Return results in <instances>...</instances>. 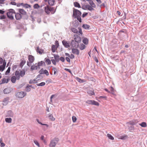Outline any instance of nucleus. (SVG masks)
Here are the masks:
<instances>
[{
  "label": "nucleus",
  "mask_w": 147,
  "mask_h": 147,
  "mask_svg": "<svg viewBox=\"0 0 147 147\" xmlns=\"http://www.w3.org/2000/svg\"><path fill=\"white\" fill-rule=\"evenodd\" d=\"M25 71H21L20 72V76L21 77L23 76L25 74Z\"/></svg>",
  "instance_id": "42"
},
{
  "label": "nucleus",
  "mask_w": 147,
  "mask_h": 147,
  "mask_svg": "<svg viewBox=\"0 0 147 147\" xmlns=\"http://www.w3.org/2000/svg\"><path fill=\"white\" fill-rule=\"evenodd\" d=\"M37 64V63H36L35 65H34L31 66L30 68V69L31 71H32L34 70H37L38 69V66L37 65H36Z\"/></svg>",
  "instance_id": "15"
},
{
  "label": "nucleus",
  "mask_w": 147,
  "mask_h": 147,
  "mask_svg": "<svg viewBox=\"0 0 147 147\" xmlns=\"http://www.w3.org/2000/svg\"><path fill=\"white\" fill-rule=\"evenodd\" d=\"M52 51L54 53L55 51V45H52Z\"/></svg>",
  "instance_id": "46"
},
{
  "label": "nucleus",
  "mask_w": 147,
  "mask_h": 147,
  "mask_svg": "<svg viewBox=\"0 0 147 147\" xmlns=\"http://www.w3.org/2000/svg\"><path fill=\"white\" fill-rule=\"evenodd\" d=\"M139 125L144 127H146L147 126L146 123L144 122H142L141 123L139 124Z\"/></svg>",
  "instance_id": "33"
},
{
  "label": "nucleus",
  "mask_w": 147,
  "mask_h": 147,
  "mask_svg": "<svg viewBox=\"0 0 147 147\" xmlns=\"http://www.w3.org/2000/svg\"><path fill=\"white\" fill-rule=\"evenodd\" d=\"M10 4H11L12 5H17L16 3L14 1H11L10 3Z\"/></svg>",
  "instance_id": "62"
},
{
  "label": "nucleus",
  "mask_w": 147,
  "mask_h": 147,
  "mask_svg": "<svg viewBox=\"0 0 147 147\" xmlns=\"http://www.w3.org/2000/svg\"><path fill=\"white\" fill-rule=\"evenodd\" d=\"M43 64H45V63L43 61H41L38 63L37 65L38 66L39 69H40V67L42 66Z\"/></svg>",
  "instance_id": "28"
},
{
  "label": "nucleus",
  "mask_w": 147,
  "mask_h": 147,
  "mask_svg": "<svg viewBox=\"0 0 147 147\" xmlns=\"http://www.w3.org/2000/svg\"><path fill=\"white\" fill-rule=\"evenodd\" d=\"M55 45L56 47V48H57L59 46V43L58 42V41L57 40H56L55 42Z\"/></svg>",
  "instance_id": "57"
},
{
  "label": "nucleus",
  "mask_w": 147,
  "mask_h": 147,
  "mask_svg": "<svg viewBox=\"0 0 147 147\" xmlns=\"http://www.w3.org/2000/svg\"><path fill=\"white\" fill-rule=\"evenodd\" d=\"M74 40H71V45L72 47L77 48L78 47L79 44L81 41V38L77 34H74Z\"/></svg>",
  "instance_id": "1"
},
{
  "label": "nucleus",
  "mask_w": 147,
  "mask_h": 147,
  "mask_svg": "<svg viewBox=\"0 0 147 147\" xmlns=\"http://www.w3.org/2000/svg\"><path fill=\"white\" fill-rule=\"evenodd\" d=\"M82 27L85 29H88L90 28V26L87 24H83L82 25Z\"/></svg>",
  "instance_id": "37"
},
{
  "label": "nucleus",
  "mask_w": 147,
  "mask_h": 147,
  "mask_svg": "<svg viewBox=\"0 0 147 147\" xmlns=\"http://www.w3.org/2000/svg\"><path fill=\"white\" fill-rule=\"evenodd\" d=\"M31 90L30 88L29 87H28L27 86L26 87V90L27 92H29Z\"/></svg>",
  "instance_id": "61"
},
{
  "label": "nucleus",
  "mask_w": 147,
  "mask_h": 147,
  "mask_svg": "<svg viewBox=\"0 0 147 147\" xmlns=\"http://www.w3.org/2000/svg\"><path fill=\"white\" fill-rule=\"evenodd\" d=\"M81 15L82 13L80 11L75 8L73 9V16L74 18H77V20H78L80 22H82L81 18Z\"/></svg>",
  "instance_id": "2"
},
{
  "label": "nucleus",
  "mask_w": 147,
  "mask_h": 147,
  "mask_svg": "<svg viewBox=\"0 0 147 147\" xmlns=\"http://www.w3.org/2000/svg\"><path fill=\"white\" fill-rule=\"evenodd\" d=\"M82 42L85 45H87L88 43V40L87 38L86 37H84L83 38L82 40Z\"/></svg>",
  "instance_id": "24"
},
{
  "label": "nucleus",
  "mask_w": 147,
  "mask_h": 147,
  "mask_svg": "<svg viewBox=\"0 0 147 147\" xmlns=\"http://www.w3.org/2000/svg\"><path fill=\"white\" fill-rule=\"evenodd\" d=\"M87 92L90 96L94 95L95 94L94 90H88Z\"/></svg>",
  "instance_id": "23"
},
{
  "label": "nucleus",
  "mask_w": 147,
  "mask_h": 147,
  "mask_svg": "<svg viewBox=\"0 0 147 147\" xmlns=\"http://www.w3.org/2000/svg\"><path fill=\"white\" fill-rule=\"evenodd\" d=\"M86 103L89 105H92L96 106H99V105L98 102L93 100H87L86 101Z\"/></svg>",
  "instance_id": "7"
},
{
  "label": "nucleus",
  "mask_w": 147,
  "mask_h": 147,
  "mask_svg": "<svg viewBox=\"0 0 147 147\" xmlns=\"http://www.w3.org/2000/svg\"><path fill=\"white\" fill-rule=\"evenodd\" d=\"M26 95V93L24 92L21 91L18 92L15 94V95L17 97L22 98L24 97Z\"/></svg>",
  "instance_id": "4"
},
{
  "label": "nucleus",
  "mask_w": 147,
  "mask_h": 147,
  "mask_svg": "<svg viewBox=\"0 0 147 147\" xmlns=\"http://www.w3.org/2000/svg\"><path fill=\"white\" fill-rule=\"evenodd\" d=\"M58 141V139L56 138L52 140L50 142L49 144L50 147H55Z\"/></svg>",
  "instance_id": "6"
},
{
  "label": "nucleus",
  "mask_w": 147,
  "mask_h": 147,
  "mask_svg": "<svg viewBox=\"0 0 147 147\" xmlns=\"http://www.w3.org/2000/svg\"><path fill=\"white\" fill-rule=\"evenodd\" d=\"M28 60L30 63H33L34 60V57L32 55H29L28 56Z\"/></svg>",
  "instance_id": "16"
},
{
  "label": "nucleus",
  "mask_w": 147,
  "mask_h": 147,
  "mask_svg": "<svg viewBox=\"0 0 147 147\" xmlns=\"http://www.w3.org/2000/svg\"><path fill=\"white\" fill-rule=\"evenodd\" d=\"M107 136L109 139L111 140H113L114 139L113 137L111 134H107Z\"/></svg>",
  "instance_id": "41"
},
{
  "label": "nucleus",
  "mask_w": 147,
  "mask_h": 147,
  "mask_svg": "<svg viewBox=\"0 0 147 147\" xmlns=\"http://www.w3.org/2000/svg\"><path fill=\"white\" fill-rule=\"evenodd\" d=\"M15 75L16 76H20V74L19 72V71H16L15 73Z\"/></svg>",
  "instance_id": "53"
},
{
  "label": "nucleus",
  "mask_w": 147,
  "mask_h": 147,
  "mask_svg": "<svg viewBox=\"0 0 147 147\" xmlns=\"http://www.w3.org/2000/svg\"><path fill=\"white\" fill-rule=\"evenodd\" d=\"M138 122V121L137 120H133L130 121L127 123L131 125H136Z\"/></svg>",
  "instance_id": "10"
},
{
  "label": "nucleus",
  "mask_w": 147,
  "mask_h": 147,
  "mask_svg": "<svg viewBox=\"0 0 147 147\" xmlns=\"http://www.w3.org/2000/svg\"><path fill=\"white\" fill-rule=\"evenodd\" d=\"M9 97H7L5 98L3 100V104L4 105H7V104L8 102H9Z\"/></svg>",
  "instance_id": "21"
},
{
  "label": "nucleus",
  "mask_w": 147,
  "mask_h": 147,
  "mask_svg": "<svg viewBox=\"0 0 147 147\" xmlns=\"http://www.w3.org/2000/svg\"><path fill=\"white\" fill-rule=\"evenodd\" d=\"M73 26L75 27H77L79 25V23L77 20H75L73 22Z\"/></svg>",
  "instance_id": "27"
},
{
  "label": "nucleus",
  "mask_w": 147,
  "mask_h": 147,
  "mask_svg": "<svg viewBox=\"0 0 147 147\" xmlns=\"http://www.w3.org/2000/svg\"><path fill=\"white\" fill-rule=\"evenodd\" d=\"M54 57L55 60L57 62H58L59 61V56L58 55L54 54Z\"/></svg>",
  "instance_id": "19"
},
{
  "label": "nucleus",
  "mask_w": 147,
  "mask_h": 147,
  "mask_svg": "<svg viewBox=\"0 0 147 147\" xmlns=\"http://www.w3.org/2000/svg\"><path fill=\"white\" fill-rule=\"evenodd\" d=\"M55 1V0H48L47 1L49 5L52 6L54 4Z\"/></svg>",
  "instance_id": "20"
},
{
  "label": "nucleus",
  "mask_w": 147,
  "mask_h": 147,
  "mask_svg": "<svg viewBox=\"0 0 147 147\" xmlns=\"http://www.w3.org/2000/svg\"><path fill=\"white\" fill-rule=\"evenodd\" d=\"M53 70L54 71V74L55 75L57 74V71H58L57 69L55 67H53Z\"/></svg>",
  "instance_id": "48"
},
{
  "label": "nucleus",
  "mask_w": 147,
  "mask_h": 147,
  "mask_svg": "<svg viewBox=\"0 0 147 147\" xmlns=\"http://www.w3.org/2000/svg\"><path fill=\"white\" fill-rule=\"evenodd\" d=\"M62 43L63 45L66 48H68L70 47V45L65 40H63L62 41Z\"/></svg>",
  "instance_id": "11"
},
{
  "label": "nucleus",
  "mask_w": 147,
  "mask_h": 147,
  "mask_svg": "<svg viewBox=\"0 0 147 147\" xmlns=\"http://www.w3.org/2000/svg\"><path fill=\"white\" fill-rule=\"evenodd\" d=\"M34 9H38L40 7V6L38 4H35L33 6Z\"/></svg>",
  "instance_id": "49"
},
{
  "label": "nucleus",
  "mask_w": 147,
  "mask_h": 147,
  "mask_svg": "<svg viewBox=\"0 0 147 147\" xmlns=\"http://www.w3.org/2000/svg\"><path fill=\"white\" fill-rule=\"evenodd\" d=\"M74 5L75 7H78V8H80L81 6L79 3L77 2H76L74 3Z\"/></svg>",
  "instance_id": "31"
},
{
  "label": "nucleus",
  "mask_w": 147,
  "mask_h": 147,
  "mask_svg": "<svg viewBox=\"0 0 147 147\" xmlns=\"http://www.w3.org/2000/svg\"><path fill=\"white\" fill-rule=\"evenodd\" d=\"M49 11L50 12H51L52 14H53L55 12L56 9H55L54 7H51L49 6Z\"/></svg>",
  "instance_id": "17"
},
{
  "label": "nucleus",
  "mask_w": 147,
  "mask_h": 147,
  "mask_svg": "<svg viewBox=\"0 0 147 147\" xmlns=\"http://www.w3.org/2000/svg\"><path fill=\"white\" fill-rule=\"evenodd\" d=\"M89 3L92 7L93 8H95L96 7V5L95 3L93 2L92 1L90 0L89 1Z\"/></svg>",
  "instance_id": "25"
},
{
  "label": "nucleus",
  "mask_w": 147,
  "mask_h": 147,
  "mask_svg": "<svg viewBox=\"0 0 147 147\" xmlns=\"http://www.w3.org/2000/svg\"><path fill=\"white\" fill-rule=\"evenodd\" d=\"M85 47L86 46L85 45L82 43L80 44L79 48L81 50H83L85 48Z\"/></svg>",
  "instance_id": "36"
},
{
  "label": "nucleus",
  "mask_w": 147,
  "mask_h": 147,
  "mask_svg": "<svg viewBox=\"0 0 147 147\" xmlns=\"http://www.w3.org/2000/svg\"><path fill=\"white\" fill-rule=\"evenodd\" d=\"M42 50L40 49L39 48V47H38L36 49V52L40 54H42Z\"/></svg>",
  "instance_id": "45"
},
{
  "label": "nucleus",
  "mask_w": 147,
  "mask_h": 147,
  "mask_svg": "<svg viewBox=\"0 0 147 147\" xmlns=\"http://www.w3.org/2000/svg\"><path fill=\"white\" fill-rule=\"evenodd\" d=\"M44 74H45L47 76H48L49 75L48 71L46 69L44 70Z\"/></svg>",
  "instance_id": "51"
},
{
  "label": "nucleus",
  "mask_w": 147,
  "mask_h": 147,
  "mask_svg": "<svg viewBox=\"0 0 147 147\" xmlns=\"http://www.w3.org/2000/svg\"><path fill=\"white\" fill-rule=\"evenodd\" d=\"M78 29L79 30V31L78 30L74 28H71L70 29L74 33L77 34H82V29L80 28H78Z\"/></svg>",
  "instance_id": "5"
},
{
  "label": "nucleus",
  "mask_w": 147,
  "mask_h": 147,
  "mask_svg": "<svg viewBox=\"0 0 147 147\" xmlns=\"http://www.w3.org/2000/svg\"><path fill=\"white\" fill-rule=\"evenodd\" d=\"M16 78L15 76H12L11 78V81L13 83H15L16 82Z\"/></svg>",
  "instance_id": "35"
},
{
  "label": "nucleus",
  "mask_w": 147,
  "mask_h": 147,
  "mask_svg": "<svg viewBox=\"0 0 147 147\" xmlns=\"http://www.w3.org/2000/svg\"><path fill=\"white\" fill-rule=\"evenodd\" d=\"M10 69L11 67H9L7 69V70L5 72V74L6 75H7L10 72Z\"/></svg>",
  "instance_id": "47"
},
{
  "label": "nucleus",
  "mask_w": 147,
  "mask_h": 147,
  "mask_svg": "<svg viewBox=\"0 0 147 147\" xmlns=\"http://www.w3.org/2000/svg\"><path fill=\"white\" fill-rule=\"evenodd\" d=\"M127 136L125 135H124L123 136H121V138L122 140H125L127 139Z\"/></svg>",
  "instance_id": "40"
},
{
  "label": "nucleus",
  "mask_w": 147,
  "mask_h": 147,
  "mask_svg": "<svg viewBox=\"0 0 147 147\" xmlns=\"http://www.w3.org/2000/svg\"><path fill=\"white\" fill-rule=\"evenodd\" d=\"M6 16L4 15H3L0 16V19H4L6 18Z\"/></svg>",
  "instance_id": "60"
},
{
  "label": "nucleus",
  "mask_w": 147,
  "mask_h": 147,
  "mask_svg": "<svg viewBox=\"0 0 147 147\" xmlns=\"http://www.w3.org/2000/svg\"><path fill=\"white\" fill-rule=\"evenodd\" d=\"M26 63V61L25 60H22L20 64V67L22 68Z\"/></svg>",
  "instance_id": "29"
},
{
  "label": "nucleus",
  "mask_w": 147,
  "mask_h": 147,
  "mask_svg": "<svg viewBox=\"0 0 147 147\" xmlns=\"http://www.w3.org/2000/svg\"><path fill=\"white\" fill-rule=\"evenodd\" d=\"M37 80L36 79H34L33 80H30L29 82V84H35L37 82Z\"/></svg>",
  "instance_id": "34"
},
{
  "label": "nucleus",
  "mask_w": 147,
  "mask_h": 147,
  "mask_svg": "<svg viewBox=\"0 0 147 147\" xmlns=\"http://www.w3.org/2000/svg\"><path fill=\"white\" fill-rule=\"evenodd\" d=\"M85 7L86 9L89 11H92L94 10V9L92 8L93 7L89 5H86Z\"/></svg>",
  "instance_id": "26"
},
{
  "label": "nucleus",
  "mask_w": 147,
  "mask_h": 147,
  "mask_svg": "<svg viewBox=\"0 0 147 147\" xmlns=\"http://www.w3.org/2000/svg\"><path fill=\"white\" fill-rule=\"evenodd\" d=\"M19 13L22 15H25L26 14V12L23 9H19Z\"/></svg>",
  "instance_id": "14"
},
{
  "label": "nucleus",
  "mask_w": 147,
  "mask_h": 147,
  "mask_svg": "<svg viewBox=\"0 0 147 147\" xmlns=\"http://www.w3.org/2000/svg\"><path fill=\"white\" fill-rule=\"evenodd\" d=\"M44 70L43 68H42L39 71V73L40 74H44Z\"/></svg>",
  "instance_id": "54"
},
{
  "label": "nucleus",
  "mask_w": 147,
  "mask_h": 147,
  "mask_svg": "<svg viewBox=\"0 0 147 147\" xmlns=\"http://www.w3.org/2000/svg\"><path fill=\"white\" fill-rule=\"evenodd\" d=\"M14 14H15V17L16 20H20L22 18V16L19 13H16Z\"/></svg>",
  "instance_id": "8"
},
{
  "label": "nucleus",
  "mask_w": 147,
  "mask_h": 147,
  "mask_svg": "<svg viewBox=\"0 0 147 147\" xmlns=\"http://www.w3.org/2000/svg\"><path fill=\"white\" fill-rule=\"evenodd\" d=\"M24 7L26 8H31V5L27 3H26L25 4Z\"/></svg>",
  "instance_id": "44"
},
{
  "label": "nucleus",
  "mask_w": 147,
  "mask_h": 147,
  "mask_svg": "<svg viewBox=\"0 0 147 147\" xmlns=\"http://www.w3.org/2000/svg\"><path fill=\"white\" fill-rule=\"evenodd\" d=\"M37 78L41 79L43 78V76L42 75V74H39L37 76Z\"/></svg>",
  "instance_id": "56"
},
{
  "label": "nucleus",
  "mask_w": 147,
  "mask_h": 147,
  "mask_svg": "<svg viewBox=\"0 0 147 147\" xmlns=\"http://www.w3.org/2000/svg\"><path fill=\"white\" fill-rule=\"evenodd\" d=\"M5 67L1 65L0 66V71H3L5 69Z\"/></svg>",
  "instance_id": "52"
},
{
  "label": "nucleus",
  "mask_w": 147,
  "mask_h": 147,
  "mask_svg": "<svg viewBox=\"0 0 147 147\" xmlns=\"http://www.w3.org/2000/svg\"><path fill=\"white\" fill-rule=\"evenodd\" d=\"M72 53L74 54H76L77 55H78L79 54V51L76 49L72 48Z\"/></svg>",
  "instance_id": "12"
},
{
  "label": "nucleus",
  "mask_w": 147,
  "mask_h": 147,
  "mask_svg": "<svg viewBox=\"0 0 147 147\" xmlns=\"http://www.w3.org/2000/svg\"><path fill=\"white\" fill-rule=\"evenodd\" d=\"M14 114L11 111H8L6 115V117H12L13 116Z\"/></svg>",
  "instance_id": "13"
},
{
  "label": "nucleus",
  "mask_w": 147,
  "mask_h": 147,
  "mask_svg": "<svg viewBox=\"0 0 147 147\" xmlns=\"http://www.w3.org/2000/svg\"><path fill=\"white\" fill-rule=\"evenodd\" d=\"M52 62V63H53L55 65H56V61L55 60V59H52L51 60Z\"/></svg>",
  "instance_id": "64"
},
{
  "label": "nucleus",
  "mask_w": 147,
  "mask_h": 147,
  "mask_svg": "<svg viewBox=\"0 0 147 147\" xmlns=\"http://www.w3.org/2000/svg\"><path fill=\"white\" fill-rule=\"evenodd\" d=\"M128 129L129 131L134 130V127L133 126H131L130 127H129Z\"/></svg>",
  "instance_id": "50"
},
{
  "label": "nucleus",
  "mask_w": 147,
  "mask_h": 147,
  "mask_svg": "<svg viewBox=\"0 0 147 147\" xmlns=\"http://www.w3.org/2000/svg\"><path fill=\"white\" fill-rule=\"evenodd\" d=\"M16 13L14 10L12 9H9L8 12L7 13V17L11 20H13L14 19V17L13 14Z\"/></svg>",
  "instance_id": "3"
},
{
  "label": "nucleus",
  "mask_w": 147,
  "mask_h": 147,
  "mask_svg": "<svg viewBox=\"0 0 147 147\" xmlns=\"http://www.w3.org/2000/svg\"><path fill=\"white\" fill-rule=\"evenodd\" d=\"M72 119L73 122H76L77 119L74 116H73L72 117Z\"/></svg>",
  "instance_id": "55"
},
{
  "label": "nucleus",
  "mask_w": 147,
  "mask_h": 147,
  "mask_svg": "<svg viewBox=\"0 0 147 147\" xmlns=\"http://www.w3.org/2000/svg\"><path fill=\"white\" fill-rule=\"evenodd\" d=\"M45 84V82H42L39 84H36V85L38 86H43Z\"/></svg>",
  "instance_id": "39"
},
{
  "label": "nucleus",
  "mask_w": 147,
  "mask_h": 147,
  "mask_svg": "<svg viewBox=\"0 0 147 147\" xmlns=\"http://www.w3.org/2000/svg\"><path fill=\"white\" fill-rule=\"evenodd\" d=\"M76 79L77 81L80 83L84 82H85V80H82L80 78L78 77H76Z\"/></svg>",
  "instance_id": "30"
},
{
  "label": "nucleus",
  "mask_w": 147,
  "mask_h": 147,
  "mask_svg": "<svg viewBox=\"0 0 147 147\" xmlns=\"http://www.w3.org/2000/svg\"><path fill=\"white\" fill-rule=\"evenodd\" d=\"M11 91V88H7L3 90V92L5 94H8L10 93Z\"/></svg>",
  "instance_id": "9"
},
{
  "label": "nucleus",
  "mask_w": 147,
  "mask_h": 147,
  "mask_svg": "<svg viewBox=\"0 0 147 147\" xmlns=\"http://www.w3.org/2000/svg\"><path fill=\"white\" fill-rule=\"evenodd\" d=\"M5 121L8 123H11V122L12 119L11 118H7L5 119Z\"/></svg>",
  "instance_id": "32"
},
{
  "label": "nucleus",
  "mask_w": 147,
  "mask_h": 147,
  "mask_svg": "<svg viewBox=\"0 0 147 147\" xmlns=\"http://www.w3.org/2000/svg\"><path fill=\"white\" fill-rule=\"evenodd\" d=\"M48 117L49 118V119L52 121H54L55 119V118L53 117L52 115L51 114L49 115Z\"/></svg>",
  "instance_id": "38"
},
{
  "label": "nucleus",
  "mask_w": 147,
  "mask_h": 147,
  "mask_svg": "<svg viewBox=\"0 0 147 147\" xmlns=\"http://www.w3.org/2000/svg\"><path fill=\"white\" fill-rule=\"evenodd\" d=\"M3 84L6 83V79L5 78H3L1 80Z\"/></svg>",
  "instance_id": "58"
},
{
  "label": "nucleus",
  "mask_w": 147,
  "mask_h": 147,
  "mask_svg": "<svg viewBox=\"0 0 147 147\" xmlns=\"http://www.w3.org/2000/svg\"><path fill=\"white\" fill-rule=\"evenodd\" d=\"M34 143L38 147H39L40 145L38 142L36 140H34Z\"/></svg>",
  "instance_id": "59"
},
{
  "label": "nucleus",
  "mask_w": 147,
  "mask_h": 147,
  "mask_svg": "<svg viewBox=\"0 0 147 147\" xmlns=\"http://www.w3.org/2000/svg\"><path fill=\"white\" fill-rule=\"evenodd\" d=\"M59 60H60L61 61H62L63 62H64L65 60V58L63 57H61L60 58Z\"/></svg>",
  "instance_id": "63"
},
{
  "label": "nucleus",
  "mask_w": 147,
  "mask_h": 147,
  "mask_svg": "<svg viewBox=\"0 0 147 147\" xmlns=\"http://www.w3.org/2000/svg\"><path fill=\"white\" fill-rule=\"evenodd\" d=\"M110 93H111V95H113L114 96H115L116 95L115 93V90L113 88L112 86H111L110 88Z\"/></svg>",
  "instance_id": "18"
},
{
  "label": "nucleus",
  "mask_w": 147,
  "mask_h": 147,
  "mask_svg": "<svg viewBox=\"0 0 147 147\" xmlns=\"http://www.w3.org/2000/svg\"><path fill=\"white\" fill-rule=\"evenodd\" d=\"M45 11V13L47 14H50V12L49 11V6L47 5L44 7Z\"/></svg>",
  "instance_id": "22"
},
{
  "label": "nucleus",
  "mask_w": 147,
  "mask_h": 147,
  "mask_svg": "<svg viewBox=\"0 0 147 147\" xmlns=\"http://www.w3.org/2000/svg\"><path fill=\"white\" fill-rule=\"evenodd\" d=\"M45 62L47 63L48 65H49L51 64V61L49 59H47L45 61Z\"/></svg>",
  "instance_id": "43"
}]
</instances>
